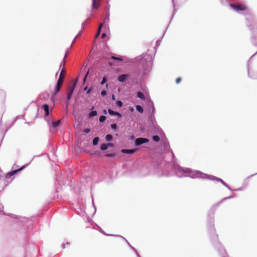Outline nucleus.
Instances as JSON below:
<instances>
[{"instance_id": "1", "label": "nucleus", "mask_w": 257, "mask_h": 257, "mask_svg": "<svg viewBox=\"0 0 257 257\" xmlns=\"http://www.w3.org/2000/svg\"><path fill=\"white\" fill-rule=\"evenodd\" d=\"M171 170L173 172L170 173V175H173L174 173L178 177L188 176L192 178H200L202 179H207L211 180H215L220 182L224 186L230 190V187L225 183L221 179L204 174L198 171L192 170L189 168H183L179 166L178 164L173 163L171 165Z\"/></svg>"}, {"instance_id": "2", "label": "nucleus", "mask_w": 257, "mask_h": 257, "mask_svg": "<svg viewBox=\"0 0 257 257\" xmlns=\"http://www.w3.org/2000/svg\"><path fill=\"white\" fill-rule=\"evenodd\" d=\"M139 60H140L142 68L139 69L138 75L140 77H144L149 74L151 69L153 58L152 56L146 54L141 55Z\"/></svg>"}, {"instance_id": "3", "label": "nucleus", "mask_w": 257, "mask_h": 257, "mask_svg": "<svg viewBox=\"0 0 257 257\" xmlns=\"http://www.w3.org/2000/svg\"><path fill=\"white\" fill-rule=\"evenodd\" d=\"M64 72V69H63L61 71L59 78L57 81V84L55 87V93H57L58 92H59L60 90V88L61 87V86H62V84L63 81V74Z\"/></svg>"}, {"instance_id": "4", "label": "nucleus", "mask_w": 257, "mask_h": 257, "mask_svg": "<svg viewBox=\"0 0 257 257\" xmlns=\"http://www.w3.org/2000/svg\"><path fill=\"white\" fill-rule=\"evenodd\" d=\"M77 85V81L73 82L72 85L71 86L70 88L68 90V92L67 95V101L66 102V104H68L69 103V100H70L72 94L73 93L74 90L75 89V88Z\"/></svg>"}, {"instance_id": "5", "label": "nucleus", "mask_w": 257, "mask_h": 257, "mask_svg": "<svg viewBox=\"0 0 257 257\" xmlns=\"http://www.w3.org/2000/svg\"><path fill=\"white\" fill-rule=\"evenodd\" d=\"M149 140L145 138H139L135 140V145L136 146H139L143 144L148 143Z\"/></svg>"}, {"instance_id": "6", "label": "nucleus", "mask_w": 257, "mask_h": 257, "mask_svg": "<svg viewBox=\"0 0 257 257\" xmlns=\"http://www.w3.org/2000/svg\"><path fill=\"white\" fill-rule=\"evenodd\" d=\"M230 6L236 12H239V11H244L246 9V7L242 5H235L231 4Z\"/></svg>"}, {"instance_id": "7", "label": "nucleus", "mask_w": 257, "mask_h": 257, "mask_svg": "<svg viewBox=\"0 0 257 257\" xmlns=\"http://www.w3.org/2000/svg\"><path fill=\"white\" fill-rule=\"evenodd\" d=\"M216 245L217 247H218L219 248V252L222 257H227L224 248L221 246L220 243L218 242Z\"/></svg>"}, {"instance_id": "8", "label": "nucleus", "mask_w": 257, "mask_h": 257, "mask_svg": "<svg viewBox=\"0 0 257 257\" xmlns=\"http://www.w3.org/2000/svg\"><path fill=\"white\" fill-rule=\"evenodd\" d=\"M138 150V149L137 148L132 149H123L121 150V153H124V154H133L136 153V152H137Z\"/></svg>"}, {"instance_id": "9", "label": "nucleus", "mask_w": 257, "mask_h": 257, "mask_svg": "<svg viewBox=\"0 0 257 257\" xmlns=\"http://www.w3.org/2000/svg\"><path fill=\"white\" fill-rule=\"evenodd\" d=\"M25 167V166L21 167L20 168L18 169H17V170H13L11 172H10L9 173H8L7 174V176L8 177H11V176L15 175L16 173H17L18 172L22 171V170H23V169Z\"/></svg>"}, {"instance_id": "10", "label": "nucleus", "mask_w": 257, "mask_h": 257, "mask_svg": "<svg viewBox=\"0 0 257 257\" xmlns=\"http://www.w3.org/2000/svg\"><path fill=\"white\" fill-rule=\"evenodd\" d=\"M128 78V75L127 74H123L119 75L117 77V80L120 82H124Z\"/></svg>"}, {"instance_id": "11", "label": "nucleus", "mask_w": 257, "mask_h": 257, "mask_svg": "<svg viewBox=\"0 0 257 257\" xmlns=\"http://www.w3.org/2000/svg\"><path fill=\"white\" fill-rule=\"evenodd\" d=\"M6 186L5 178L0 175V191H2Z\"/></svg>"}, {"instance_id": "12", "label": "nucleus", "mask_w": 257, "mask_h": 257, "mask_svg": "<svg viewBox=\"0 0 257 257\" xmlns=\"http://www.w3.org/2000/svg\"><path fill=\"white\" fill-rule=\"evenodd\" d=\"M208 229L210 233H214L213 235V237L214 239H216L217 240L218 239V235L215 233L214 225L213 224L212 226L210 225Z\"/></svg>"}, {"instance_id": "13", "label": "nucleus", "mask_w": 257, "mask_h": 257, "mask_svg": "<svg viewBox=\"0 0 257 257\" xmlns=\"http://www.w3.org/2000/svg\"><path fill=\"white\" fill-rule=\"evenodd\" d=\"M60 123H61V120H58L56 121H53L51 123V125L50 126V129L56 128L57 127H58L60 125Z\"/></svg>"}, {"instance_id": "14", "label": "nucleus", "mask_w": 257, "mask_h": 257, "mask_svg": "<svg viewBox=\"0 0 257 257\" xmlns=\"http://www.w3.org/2000/svg\"><path fill=\"white\" fill-rule=\"evenodd\" d=\"M42 108L45 111V115L48 116L49 114V106L48 104H45L43 105Z\"/></svg>"}, {"instance_id": "15", "label": "nucleus", "mask_w": 257, "mask_h": 257, "mask_svg": "<svg viewBox=\"0 0 257 257\" xmlns=\"http://www.w3.org/2000/svg\"><path fill=\"white\" fill-rule=\"evenodd\" d=\"M99 6V0H92V8L94 9H96Z\"/></svg>"}, {"instance_id": "16", "label": "nucleus", "mask_w": 257, "mask_h": 257, "mask_svg": "<svg viewBox=\"0 0 257 257\" xmlns=\"http://www.w3.org/2000/svg\"><path fill=\"white\" fill-rule=\"evenodd\" d=\"M97 114V112L96 110H92L91 111L89 114H88V117L89 118H92L95 116H96Z\"/></svg>"}, {"instance_id": "17", "label": "nucleus", "mask_w": 257, "mask_h": 257, "mask_svg": "<svg viewBox=\"0 0 257 257\" xmlns=\"http://www.w3.org/2000/svg\"><path fill=\"white\" fill-rule=\"evenodd\" d=\"M137 96L138 97L142 100H144L145 99V96L142 92L139 91L137 92Z\"/></svg>"}, {"instance_id": "18", "label": "nucleus", "mask_w": 257, "mask_h": 257, "mask_svg": "<svg viewBox=\"0 0 257 257\" xmlns=\"http://www.w3.org/2000/svg\"><path fill=\"white\" fill-rule=\"evenodd\" d=\"M99 141V139L98 137H95L92 140V144L93 146H96L98 145V142Z\"/></svg>"}, {"instance_id": "19", "label": "nucleus", "mask_w": 257, "mask_h": 257, "mask_svg": "<svg viewBox=\"0 0 257 257\" xmlns=\"http://www.w3.org/2000/svg\"><path fill=\"white\" fill-rule=\"evenodd\" d=\"M111 59L112 60H116V61H122V57L120 56H118L117 57L114 56H112L111 57Z\"/></svg>"}, {"instance_id": "20", "label": "nucleus", "mask_w": 257, "mask_h": 257, "mask_svg": "<svg viewBox=\"0 0 257 257\" xmlns=\"http://www.w3.org/2000/svg\"><path fill=\"white\" fill-rule=\"evenodd\" d=\"M108 148V145L107 144L103 143L100 146V149L102 151L107 150Z\"/></svg>"}, {"instance_id": "21", "label": "nucleus", "mask_w": 257, "mask_h": 257, "mask_svg": "<svg viewBox=\"0 0 257 257\" xmlns=\"http://www.w3.org/2000/svg\"><path fill=\"white\" fill-rule=\"evenodd\" d=\"M136 110L140 113H142L144 112V109L141 105H137L136 107Z\"/></svg>"}, {"instance_id": "22", "label": "nucleus", "mask_w": 257, "mask_h": 257, "mask_svg": "<svg viewBox=\"0 0 257 257\" xmlns=\"http://www.w3.org/2000/svg\"><path fill=\"white\" fill-rule=\"evenodd\" d=\"M102 26L103 24L101 23L98 27L97 33L96 34V37H98L100 35Z\"/></svg>"}, {"instance_id": "23", "label": "nucleus", "mask_w": 257, "mask_h": 257, "mask_svg": "<svg viewBox=\"0 0 257 257\" xmlns=\"http://www.w3.org/2000/svg\"><path fill=\"white\" fill-rule=\"evenodd\" d=\"M113 139V137L111 135L107 134L105 136V140L107 141H111Z\"/></svg>"}, {"instance_id": "24", "label": "nucleus", "mask_w": 257, "mask_h": 257, "mask_svg": "<svg viewBox=\"0 0 257 257\" xmlns=\"http://www.w3.org/2000/svg\"><path fill=\"white\" fill-rule=\"evenodd\" d=\"M150 111L151 113V115H153L155 112V108L154 106V104L152 103V108H150Z\"/></svg>"}, {"instance_id": "25", "label": "nucleus", "mask_w": 257, "mask_h": 257, "mask_svg": "<svg viewBox=\"0 0 257 257\" xmlns=\"http://www.w3.org/2000/svg\"><path fill=\"white\" fill-rule=\"evenodd\" d=\"M124 239L126 240V241L127 242V243H128V245L130 246L131 247V248L133 249V250L135 251V253H136V254L137 255V256L138 257H141L140 255H139V254L138 253V251H137V250L136 249V248H135L134 247L132 246L129 243V242L127 241V240L124 238Z\"/></svg>"}, {"instance_id": "26", "label": "nucleus", "mask_w": 257, "mask_h": 257, "mask_svg": "<svg viewBox=\"0 0 257 257\" xmlns=\"http://www.w3.org/2000/svg\"><path fill=\"white\" fill-rule=\"evenodd\" d=\"M152 139L153 140L156 142H158L160 140V137L157 135L154 136Z\"/></svg>"}, {"instance_id": "27", "label": "nucleus", "mask_w": 257, "mask_h": 257, "mask_svg": "<svg viewBox=\"0 0 257 257\" xmlns=\"http://www.w3.org/2000/svg\"><path fill=\"white\" fill-rule=\"evenodd\" d=\"M106 120V117L104 115H101L99 118L100 122H103Z\"/></svg>"}, {"instance_id": "28", "label": "nucleus", "mask_w": 257, "mask_h": 257, "mask_svg": "<svg viewBox=\"0 0 257 257\" xmlns=\"http://www.w3.org/2000/svg\"><path fill=\"white\" fill-rule=\"evenodd\" d=\"M115 111L113 110L112 109H110V108H109L108 109V113L110 115H115Z\"/></svg>"}, {"instance_id": "29", "label": "nucleus", "mask_w": 257, "mask_h": 257, "mask_svg": "<svg viewBox=\"0 0 257 257\" xmlns=\"http://www.w3.org/2000/svg\"><path fill=\"white\" fill-rule=\"evenodd\" d=\"M110 126H111V128L113 130H115V131L117 130V124L116 123H112V124H111Z\"/></svg>"}, {"instance_id": "30", "label": "nucleus", "mask_w": 257, "mask_h": 257, "mask_svg": "<svg viewBox=\"0 0 257 257\" xmlns=\"http://www.w3.org/2000/svg\"><path fill=\"white\" fill-rule=\"evenodd\" d=\"M116 105L119 107H121L123 105V103L121 100H117L116 101Z\"/></svg>"}, {"instance_id": "31", "label": "nucleus", "mask_w": 257, "mask_h": 257, "mask_svg": "<svg viewBox=\"0 0 257 257\" xmlns=\"http://www.w3.org/2000/svg\"><path fill=\"white\" fill-rule=\"evenodd\" d=\"M109 14H107L104 19V23H107L109 21Z\"/></svg>"}, {"instance_id": "32", "label": "nucleus", "mask_w": 257, "mask_h": 257, "mask_svg": "<svg viewBox=\"0 0 257 257\" xmlns=\"http://www.w3.org/2000/svg\"><path fill=\"white\" fill-rule=\"evenodd\" d=\"M172 4H173V7L174 8L173 13V17L175 14V13H176V12L177 11V10H176L175 8L174 0H172Z\"/></svg>"}, {"instance_id": "33", "label": "nucleus", "mask_w": 257, "mask_h": 257, "mask_svg": "<svg viewBox=\"0 0 257 257\" xmlns=\"http://www.w3.org/2000/svg\"><path fill=\"white\" fill-rule=\"evenodd\" d=\"M106 81H107L106 78L105 77H103L101 81V84L103 85V84H105L106 83Z\"/></svg>"}, {"instance_id": "34", "label": "nucleus", "mask_w": 257, "mask_h": 257, "mask_svg": "<svg viewBox=\"0 0 257 257\" xmlns=\"http://www.w3.org/2000/svg\"><path fill=\"white\" fill-rule=\"evenodd\" d=\"M152 103L154 104L153 102L151 100L148 101V105L150 108H152Z\"/></svg>"}, {"instance_id": "35", "label": "nucleus", "mask_w": 257, "mask_h": 257, "mask_svg": "<svg viewBox=\"0 0 257 257\" xmlns=\"http://www.w3.org/2000/svg\"><path fill=\"white\" fill-rule=\"evenodd\" d=\"M82 33V30L80 31L79 32V33L77 34V36L75 37V38H74V40H73V43H74V41H75V40H76L78 37H79L81 35Z\"/></svg>"}, {"instance_id": "36", "label": "nucleus", "mask_w": 257, "mask_h": 257, "mask_svg": "<svg viewBox=\"0 0 257 257\" xmlns=\"http://www.w3.org/2000/svg\"><path fill=\"white\" fill-rule=\"evenodd\" d=\"M66 57H67V53L65 54V57H64V59H63V62H61V63L60 64V67H61L62 65L64 66L65 65L64 60H65V58Z\"/></svg>"}, {"instance_id": "37", "label": "nucleus", "mask_w": 257, "mask_h": 257, "mask_svg": "<svg viewBox=\"0 0 257 257\" xmlns=\"http://www.w3.org/2000/svg\"><path fill=\"white\" fill-rule=\"evenodd\" d=\"M107 94V92L105 90H102L101 91V95L102 96H104L106 95Z\"/></svg>"}, {"instance_id": "38", "label": "nucleus", "mask_w": 257, "mask_h": 257, "mask_svg": "<svg viewBox=\"0 0 257 257\" xmlns=\"http://www.w3.org/2000/svg\"><path fill=\"white\" fill-rule=\"evenodd\" d=\"M115 115L117 116L118 117H121L122 116L121 114L117 111L115 112Z\"/></svg>"}, {"instance_id": "39", "label": "nucleus", "mask_w": 257, "mask_h": 257, "mask_svg": "<svg viewBox=\"0 0 257 257\" xmlns=\"http://www.w3.org/2000/svg\"><path fill=\"white\" fill-rule=\"evenodd\" d=\"M83 131L84 133L87 134L90 132V128H86L84 129Z\"/></svg>"}, {"instance_id": "40", "label": "nucleus", "mask_w": 257, "mask_h": 257, "mask_svg": "<svg viewBox=\"0 0 257 257\" xmlns=\"http://www.w3.org/2000/svg\"><path fill=\"white\" fill-rule=\"evenodd\" d=\"M181 80V78L180 77H179L176 80V82L177 84H178Z\"/></svg>"}, {"instance_id": "41", "label": "nucleus", "mask_w": 257, "mask_h": 257, "mask_svg": "<svg viewBox=\"0 0 257 257\" xmlns=\"http://www.w3.org/2000/svg\"><path fill=\"white\" fill-rule=\"evenodd\" d=\"M106 157H113L114 155L113 154H107L106 155Z\"/></svg>"}, {"instance_id": "42", "label": "nucleus", "mask_w": 257, "mask_h": 257, "mask_svg": "<svg viewBox=\"0 0 257 257\" xmlns=\"http://www.w3.org/2000/svg\"><path fill=\"white\" fill-rule=\"evenodd\" d=\"M3 206L2 204H0V212H3Z\"/></svg>"}, {"instance_id": "43", "label": "nucleus", "mask_w": 257, "mask_h": 257, "mask_svg": "<svg viewBox=\"0 0 257 257\" xmlns=\"http://www.w3.org/2000/svg\"><path fill=\"white\" fill-rule=\"evenodd\" d=\"M111 98H112V99L113 100H115V95H114V94H112V96H111Z\"/></svg>"}, {"instance_id": "44", "label": "nucleus", "mask_w": 257, "mask_h": 257, "mask_svg": "<svg viewBox=\"0 0 257 257\" xmlns=\"http://www.w3.org/2000/svg\"><path fill=\"white\" fill-rule=\"evenodd\" d=\"M106 36V34L105 33H102V35H101V38H105Z\"/></svg>"}, {"instance_id": "45", "label": "nucleus", "mask_w": 257, "mask_h": 257, "mask_svg": "<svg viewBox=\"0 0 257 257\" xmlns=\"http://www.w3.org/2000/svg\"><path fill=\"white\" fill-rule=\"evenodd\" d=\"M107 144L108 145V147L113 146V144L112 143H109V144Z\"/></svg>"}, {"instance_id": "46", "label": "nucleus", "mask_w": 257, "mask_h": 257, "mask_svg": "<svg viewBox=\"0 0 257 257\" xmlns=\"http://www.w3.org/2000/svg\"><path fill=\"white\" fill-rule=\"evenodd\" d=\"M86 21H85V22H84L82 24V26L83 27H84L85 25L86 24Z\"/></svg>"}, {"instance_id": "47", "label": "nucleus", "mask_w": 257, "mask_h": 257, "mask_svg": "<svg viewBox=\"0 0 257 257\" xmlns=\"http://www.w3.org/2000/svg\"><path fill=\"white\" fill-rule=\"evenodd\" d=\"M171 154L172 156V160H173V161H174V154L173 153L172 151H171Z\"/></svg>"}, {"instance_id": "48", "label": "nucleus", "mask_w": 257, "mask_h": 257, "mask_svg": "<svg viewBox=\"0 0 257 257\" xmlns=\"http://www.w3.org/2000/svg\"><path fill=\"white\" fill-rule=\"evenodd\" d=\"M103 113H104V114H107V111H106V110L105 109H104V110H103Z\"/></svg>"}, {"instance_id": "49", "label": "nucleus", "mask_w": 257, "mask_h": 257, "mask_svg": "<svg viewBox=\"0 0 257 257\" xmlns=\"http://www.w3.org/2000/svg\"><path fill=\"white\" fill-rule=\"evenodd\" d=\"M247 26L248 27L250 28V30H251V28H250L251 26L249 25L248 24H247Z\"/></svg>"}, {"instance_id": "50", "label": "nucleus", "mask_w": 257, "mask_h": 257, "mask_svg": "<svg viewBox=\"0 0 257 257\" xmlns=\"http://www.w3.org/2000/svg\"><path fill=\"white\" fill-rule=\"evenodd\" d=\"M134 138H135V137L133 135L131 137V140H133Z\"/></svg>"}, {"instance_id": "51", "label": "nucleus", "mask_w": 257, "mask_h": 257, "mask_svg": "<svg viewBox=\"0 0 257 257\" xmlns=\"http://www.w3.org/2000/svg\"><path fill=\"white\" fill-rule=\"evenodd\" d=\"M168 145L169 147L170 146V145L168 144ZM165 147H167V144H165Z\"/></svg>"}, {"instance_id": "52", "label": "nucleus", "mask_w": 257, "mask_h": 257, "mask_svg": "<svg viewBox=\"0 0 257 257\" xmlns=\"http://www.w3.org/2000/svg\"><path fill=\"white\" fill-rule=\"evenodd\" d=\"M231 197H226V198H224V199H228V198H230Z\"/></svg>"}, {"instance_id": "53", "label": "nucleus", "mask_w": 257, "mask_h": 257, "mask_svg": "<svg viewBox=\"0 0 257 257\" xmlns=\"http://www.w3.org/2000/svg\"><path fill=\"white\" fill-rule=\"evenodd\" d=\"M62 245V247H63V248H64V247H65V244H63Z\"/></svg>"}, {"instance_id": "54", "label": "nucleus", "mask_w": 257, "mask_h": 257, "mask_svg": "<svg viewBox=\"0 0 257 257\" xmlns=\"http://www.w3.org/2000/svg\"><path fill=\"white\" fill-rule=\"evenodd\" d=\"M109 65L110 66H111L112 64V63H111V62H109Z\"/></svg>"}, {"instance_id": "55", "label": "nucleus", "mask_w": 257, "mask_h": 257, "mask_svg": "<svg viewBox=\"0 0 257 257\" xmlns=\"http://www.w3.org/2000/svg\"><path fill=\"white\" fill-rule=\"evenodd\" d=\"M107 87H108V84H106V88H107Z\"/></svg>"}, {"instance_id": "56", "label": "nucleus", "mask_w": 257, "mask_h": 257, "mask_svg": "<svg viewBox=\"0 0 257 257\" xmlns=\"http://www.w3.org/2000/svg\"><path fill=\"white\" fill-rule=\"evenodd\" d=\"M94 108V106H93L92 107L91 109H93Z\"/></svg>"}, {"instance_id": "57", "label": "nucleus", "mask_w": 257, "mask_h": 257, "mask_svg": "<svg viewBox=\"0 0 257 257\" xmlns=\"http://www.w3.org/2000/svg\"><path fill=\"white\" fill-rule=\"evenodd\" d=\"M92 204H93V205L94 206V202H93V200H92Z\"/></svg>"}, {"instance_id": "58", "label": "nucleus", "mask_w": 257, "mask_h": 257, "mask_svg": "<svg viewBox=\"0 0 257 257\" xmlns=\"http://www.w3.org/2000/svg\"><path fill=\"white\" fill-rule=\"evenodd\" d=\"M255 54V53L254 54H253V55H252V56L250 58H251L252 57H253V56Z\"/></svg>"}, {"instance_id": "59", "label": "nucleus", "mask_w": 257, "mask_h": 257, "mask_svg": "<svg viewBox=\"0 0 257 257\" xmlns=\"http://www.w3.org/2000/svg\"><path fill=\"white\" fill-rule=\"evenodd\" d=\"M89 92H90V90H88V91H87V93H89Z\"/></svg>"}, {"instance_id": "60", "label": "nucleus", "mask_w": 257, "mask_h": 257, "mask_svg": "<svg viewBox=\"0 0 257 257\" xmlns=\"http://www.w3.org/2000/svg\"><path fill=\"white\" fill-rule=\"evenodd\" d=\"M246 20H249V18H246Z\"/></svg>"}, {"instance_id": "61", "label": "nucleus", "mask_w": 257, "mask_h": 257, "mask_svg": "<svg viewBox=\"0 0 257 257\" xmlns=\"http://www.w3.org/2000/svg\"><path fill=\"white\" fill-rule=\"evenodd\" d=\"M15 216H16V215H14V216H13V218H15Z\"/></svg>"}, {"instance_id": "62", "label": "nucleus", "mask_w": 257, "mask_h": 257, "mask_svg": "<svg viewBox=\"0 0 257 257\" xmlns=\"http://www.w3.org/2000/svg\"><path fill=\"white\" fill-rule=\"evenodd\" d=\"M15 216H16V215H14V216H13V218H15Z\"/></svg>"}, {"instance_id": "63", "label": "nucleus", "mask_w": 257, "mask_h": 257, "mask_svg": "<svg viewBox=\"0 0 257 257\" xmlns=\"http://www.w3.org/2000/svg\"><path fill=\"white\" fill-rule=\"evenodd\" d=\"M254 78H256V79H257V76H256V77H254Z\"/></svg>"}]
</instances>
